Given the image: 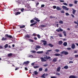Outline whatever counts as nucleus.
<instances>
[{
  "label": "nucleus",
  "instance_id": "f257e3e1",
  "mask_svg": "<svg viewBox=\"0 0 78 78\" xmlns=\"http://www.w3.org/2000/svg\"><path fill=\"white\" fill-rule=\"evenodd\" d=\"M5 37H7L9 39H12V36L11 35H9L8 34H6L5 35Z\"/></svg>",
  "mask_w": 78,
  "mask_h": 78
},
{
  "label": "nucleus",
  "instance_id": "f03ea898",
  "mask_svg": "<svg viewBox=\"0 0 78 78\" xmlns=\"http://www.w3.org/2000/svg\"><path fill=\"white\" fill-rule=\"evenodd\" d=\"M61 54H64L65 55H67L69 54V52L66 51H63L62 52H60Z\"/></svg>",
  "mask_w": 78,
  "mask_h": 78
},
{
  "label": "nucleus",
  "instance_id": "7ed1b4c3",
  "mask_svg": "<svg viewBox=\"0 0 78 78\" xmlns=\"http://www.w3.org/2000/svg\"><path fill=\"white\" fill-rule=\"evenodd\" d=\"M62 8H63V9H65L66 11H69V8H67V7L65 6H62Z\"/></svg>",
  "mask_w": 78,
  "mask_h": 78
},
{
  "label": "nucleus",
  "instance_id": "20e7f679",
  "mask_svg": "<svg viewBox=\"0 0 78 78\" xmlns=\"http://www.w3.org/2000/svg\"><path fill=\"white\" fill-rule=\"evenodd\" d=\"M59 29H57L56 30V31H57V32H59L60 31H63V30L61 29V28H59Z\"/></svg>",
  "mask_w": 78,
  "mask_h": 78
},
{
  "label": "nucleus",
  "instance_id": "39448f33",
  "mask_svg": "<svg viewBox=\"0 0 78 78\" xmlns=\"http://www.w3.org/2000/svg\"><path fill=\"white\" fill-rule=\"evenodd\" d=\"M29 63L30 62L29 61L24 62L23 63V65H24V64H25V65H28V64H29Z\"/></svg>",
  "mask_w": 78,
  "mask_h": 78
},
{
  "label": "nucleus",
  "instance_id": "423d86ee",
  "mask_svg": "<svg viewBox=\"0 0 78 78\" xmlns=\"http://www.w3.org/2000/svg\"><path fill=\"white\" fill-rule=\"evenodd\" d=\"M24 37L26 39H29L30 38V35H27L25 36Z\"/></svg>",
  "mask_w": 78,
  "mask_h": 78
},
{
  "label": "nucleus",
  "instance_id": "0eeeda50",
  "mask_svg": "<svg viewBox=\"0 0 78 78\" xmlns=\"http://www.w3.org/2000/svg\"><path fill=\"white\" fill-rule=\"evenodd\" d=\"M33 20H36L37 22H40V20H39L38 18H36V17H35L34 18H33Z\"/></svg>",
  "mask_w": 78,
  "mask_h": 78
},
{
  "label": "nucleus",
  "instance_id": "6e6552de",
  "mask_svg": "<svg viewBox=\"0 0 78 78\" xmlns=\"http://www.w3.org/2000/svg\"><path fill=\"white\" fill-rule=\"evenodd\" d=\"M37 48H41V46L39 45H36V48H35V49L36 50H38V49Z\"/></svg>",
  "mask_w": 78,
  "mask_h": 78
},
{
  "label": "nucleus",
  "instance_id": "1a4fd4ad",
  "mask_svg": "<svg viewBox=\"0 0 78 78\" xmlns=\"http://www.w3.org/2000/svg\"><path fill=\"white\" fill-rule=\"evenodd\" d=\"M77 78V77H76V76L72 75V76H70L69 77V78Z\"/></svg>",
  "mask_w": 78,
  "mask_h": 78
},
{
  "label": "nucleus",
  "instance_id": "9d476101",
  "mask_svg": "<svg viewBox=\"0 0 78 78\" xmlns=\"http://www.w3.org/2000/svg\"><path fill=\"white\" fill-rule=\"evenodd\" d=\"M52 62H55L57 61V58H54L52 60Z\"/></svg>",
  "mask_w": 78,
  "mask_h": 78
},
{
  "label": "nucleus",
  "instance_id": "9b49d317",
  "mask_svg": "<svg viewBox=\"0 0 78 78\" xmlns=\"http://www.w3.org/2000/svg\"><path fill=\"white\" fill-rule=\"evenodd\" d=\"M42 42H43V44L44 45H45L47 44V41L45 40H42Z\"/></svg>",
  "mask_w": 78,
  "mask_h": 78
},
{
  "label": "nucleus",
  "instance_id": "f8f14e48",
  "mask_svg": "<svg viewBox=\"0 0 78 78\" xmlns=\"http://www.w3.org/2000/svg\"><path fill=\"white\" fill-rule=\"evenodd\" d=\"M75 48V45L74 44H72L71 48L72 49H74Z\"/></svg>",
  "mask_w": 78,
  "mask_h": 78
},
{
  "label": "nucleus",
  "instance_id": "ddd939ff",
  "mask_svg": "<svg viewBox=\"0 0 78 78\" xmlns=\"http://www.w3.org/2000/svg\"><path fill=\"white\" fill-rule=\"evenodd\" d=\"M41 61L42 62H45V61H46V60L45 59H44V58H43V57H41Z\"/></svg>",
  "mask_w": 78,
  "mask_h": 78
},
{
  "label": "nucleus",
  "instance_id": "4468645a",
  "mask_svg": "<svg viewBox=\"0 0 78 78\" xmlns=\"http://www.w3.org/2000/svg\"><path fill=\"white\" fill-rule=\"evenodd\" d=\"M6 40H7V37H2V38L1 39L2 41H6Z\"/></svg>",
  "mask_w": 78,
  "mask_h": 78
},
{
  "label": "nucleus",
  "instance_id": "2eb2a0df",
  "mask_svg": "<svg viewBox=\"0 0 78 78\" xmlns=\"http://www.w3.org/2000/svg\"><path fill=\"white\" fill-rule=\"evenodd\" d=\"M37 53H38V54H42V53H44V52L43 51H37Z\"/></svg>",
  "mask_w": 78,
  "mask_h": 78
},
{
  "label": "nucleus",
  "instance_id": "dca6fc26",
  "mask_svg": "<svg viewBox=\"0 0 78 78\" xmlns=\"http://www.w3.org/2000/svg\"><path fill=\"white\" fill-rule=\"evenodd\" d=\"M72 10H73V14H75V12H76V10L74 9H72Z\"/></svg>",
  "mask_w": 78,
  "mask_h": 78
},
{
  "label": "nucleus",
  "instance_id": "f3484780",
  "mask_svg": "<svg viewBox=\"0 0 78 78\" xmlns=\"http://www.w3.org/2000/svg\"><path fill=\"white\" fill-rule=\"evenodd\" d=\"M56 9L57 11H59V10H61L62 9L61 8H60L59 6H57L56 8Z\"/></svg>",
  "mask_w": 78,
  "mask_h": 78
},
{
  "label": "nucleus",
  "instance_id": "a211bd4d",
  "mask_svg": "<svg viewBox=\"0 0 78 78\" xmlns=\"http://www.w3.org/2000/svg\"><path fill=\"white\" fill-rule=\"evenodd\" d=\"M20 13H21V12H17L15 14V16L20 14Z\"/></svg>",
  "mask_w": 78,
  "mask_h": 78
},
{
  "label": "nucleus",
  "instance_id": "6ab92c4d",
  "mask_svg": "<svg viewBox=\"0 0 78 78\" xmlns=\"http://www.w3.org/2000/svg\"><path fill=\"white\" fill-rule=\"evenodd\" d=\"M63 45L64 46L66 47V46H67V42H65L63 43Z\"/></svg>",
  "mask_w": 78,
  "mask_h": 78
},
{
  "label": "nucleus",
  "instance_id": "aec40b11",
  "mask_svg": "<svg viewBox=\"0 0 78 78\" xmlns=\"http://www.w3.org/2000/svg\"><path fill=\"white\" fill-rule=\"evenodd\" d=\"M58 45H61V44H62V41H59L58 43Z\"/></svg>",
  "mask_w": 78,
  "mask_h": 78
},
{
  "label": "nucleus",
  "instance_id": "412c9836",
  "mask_svg": "<svg viewBox=\"0 0 78 78\" xmlns=\"http://www.w3.org/2000/svg\"><path fill=\"white\" fill-rule=\"evenodd\" d=\"M8 44H6L4 45L5 48H8Z\"/></svg>",
  "mask_w": 78,
  "mask_h": 78
},
{
  "label": "nucleus",
  "instance_id": "4be33fe9",
  "mask_svg": "<svg viewBox=\"0 0 78 78\" xmlns=\"http://www.w3.org/2000/svg\"><path fill=\"white\" fill-rule=\"evenodd\" d=\"M60 69H61V67H58L57 69V72H59L60 71Z\"/></svg>",
  "mask_w": 78,
  "mask_h": 78
},
{
  "label": "nucleus",
  "instance_id": "5701e85b",
  "mask_svg": "<svg viewBox=\"0 0 78 78\" xmlns=\"http://www.w3.org/2000/svg\"><path fill=\"white\" fill-rule=\"evenodd\" d=\"M45 73H44L41 76V78H45Z\"/></svg>",
  "mask_w": 78,
  "mask_h": 78
},
{
  "label": "nucleus",
  "instance_id": "b1692460",
  "mask_svg": "<svg viewBox=\"0 0 78 78\" xmlns=\"http://www.w3.org/2000/svg\"><path fill=\"white\" fill-rule=\"evenodd\" d=\"M48 45L49 46H50V47H53V46H54L53 45H52V44H51V43H49L48 44Z\"/></svg>",
  "mask_w": 78,
  "mask_h": 78
},
{
  "label": "nucleus",
  "instance_id": "393cba45",
  "mask_svg": "<svg viewBox=\"0 0 78 78\" xmlns=\"http://www.w3.org/2000/svg\"><path fill=\"white\" fill-rule=\"evenodd\" d=\"M63 34H64V35L65 36H66V31H65L64 30L63 31Z\"/></svg>",
  "mask_w": 78,
  "mask_h": 78
},
{
  "label": "nucleus",
  "instance_id": "a878e982",
  "mask_svg": "<svg viewBox=\"0 0 78 78\" xmlns=\"http://www.w3.org/2000/svg\"><path fill=\"white\" fill-rule=\"evenodd\" d=\"M64 68L65 69H69V67L68 66H66L64 67Z\"/></svg>",
  "mask_w": 78,
  "mask_h": 78
},
{
  "label": "nucleus",
  "instance_id": "bb28decb",
  "mask_svg": "<svg viewBox=\"0 0 78 78\" xmlns=\"http://www.w3.org/2000/svg\"><path fill=\"white\" fill-rule=\"evenodd\" d=\"M34 75H36L38 74V72H37V71H36L34 72Z\"/></svg>",
  "mask_w": 78,
  "mask_h": 78
},
{
  "label": "nucleus",
  "instance_id": "cd10ccee",
  "mask_svg": "<svg viewBox=\"0 0 78 78\" xmlns=\"http://www.w3.org/2000/svg\"><path fill=\"white\" fill-rule=\"evenodd\" d=\"M12 54L10 53L9 54H8V56H12Z\"/></svg>",
  "mask_w": 78,
  "mask_h": 78
},
{
  "label": "nucleus",
  "instance_id": "c85d7f7f",
  "mask_svg": "<svg viewBox=\"0 0 78 78\" xmlns=\"http://www.w3.org/2000/svg\"><path fill=\"white\" fill-rule=\"evenodd\" d=\"M55 55L56 56H60V54H55Z\"/></svg>",
  "mask_w": 78,
  "mask_h": 78
},
{
  "label": "nucleus",
  "instance_id": "c756f323",
  "mask_svg": "<svg viewBox=\"0 0 78 78\" xmlns=\"http://www.w3.org/2000/svg\"><path fill=\"white\" fill-rule=\"evenodd\" d=\"M73 6V4H69V7H72V6Z\"/></svg>",
  "mask_w": 78,
  "mask_h": 78
},
{
  "label": "nucleus",
  "instance_id": "7c9ffc66",
  "mask_svg": "<svg viewBox=\"0 0 78 78\" xmlns=\"http://www.w3.org/2000/svg\"><path fill=\"white\" fill-rule=\"evenodd\" d=\"M39 66H34V69H37V68H39Z\"/></svg>",
  "mask_w": 78,
  "mask_h": 78
},
{
  "label": "nucleus",
  "instance_id": "2f4dec72",
  "mask_svg": "<svg viewBox=\"0 0 78 78\" xmlns=\"http://www.w3.org/2000/svg\"><path fill=\"white\" fill-rule=\"evenodd\" d=\"M25 25H23V26H21L20 27V28H25Z\"/></svg>",
  "mask_w": 78,
  "mask_h": 78
},
{
  "label": "nucleus",
  "instance_id": "473e14b6",
  "mask_svg": "<svg viewBox=\"0 0 78 78\" xmlns=\"http://www.w3.org/2000/svg\"><path fill=\"white\" fill-rule=\"evenodd\" d=\"M44 59H47V55H44Z\"/></svg>",
  "mask_w": 78,
  "mask_h": 78
},
{
  "label": "nucleus",
  "instance_id": "72a5a7b5",
  "mask_svg": "<svg viewBox=\"0 0 78 78\" xmlns=\"http://www.w3.org/2000/svg\"><path fill=\"white\" fill-rule=\"evenodd\" d=\"M37 37H38V39H40L41 38V36L39 34H37Z\"/></svg>",
  "mask_w": 78,
  "mask_h": 78
},
{
  "label": "nucleus",
  "instance_id": "f704fd0d",
  "mask_svg": "<svg viewBox=\"0 0 78 78\" xmlns=\"http://www.w3.org/2000/svg\"><path fill=\"white\" fill-rule=\"evenodd\" d=\"M63 4L64 5H65L66 6H67V5H68L67 4L66 2H63Z\"/></svg>",
  "mask_w": 78,
  "mask_h": 78
},
{
  "label": "nucleus",
  "instance_id": "c9c22d12",
  "mask_svg": "<svg viewBox=\"0 0 78 78\" xmlns=\"http://www.w3.org/2000/svg\"><path fill=\"white\" fill-rule=\"evenodd\" d=\"M39 4V2H37V3L36 4V6L37 7L38 5Z\"/></svg>",
  "mask_w": 78,
  "mask_h": 78
},
{
  "label": "nucleus",
  "instance_id": "e433bc0d",
  "mask_svg": "<svg viewBox=\"0 0 78 78\" xmlns=\"http://www.w3.org/2000/svg\"><path fill=\"white\" fill-rule=\"evenodd\" d=\"M39 70L40 72H41V71H42V68H40L39 69Z\"/></svg>",
  "mask_w": 78,
  "mask_h": 78
},
{
  "label": "nucleus",
  "instance_id": "4c0bfd02",
  "mask_svg": "<svg viewBox=\"0 0 78 78\" xmlns=\"http://www.w3.org/2000/svg\"><path fill=\"white\" fill-rule=\"evenodd\" d=\"M34 20H30L31 23H34Z\"/></svg>",
  "mask_w": 78,
  "mask_h": 78
},
{
  "label": "nucleus",
  "instance_id": "58836bf2",
  "mask_svg": "<svg viewBox=\"0 0 78 78\" xmlns=\"http://www.w3.org/2000/svg\"><path fill=\"white\" fill-rule=\"evenodd\" d=\"M29 41L30 42H34V41L33 40H31V39H29Z\"/></svg>",
  "mask_w": 78,
  "mask_h": 78
},
{
  "label": "nucleus",
  "instance_id": "ea45409f",
  "mask_svg": "<svg viewBox=\"0 0 78 78\" xmlns=\"http://www.w3.org/2000/svg\"><path fill=\"white\" fill-rule=\"evenodd\" d=\"M55 51H56V52H59V50L56 49L55 50Z\"/></svg>",
  "mask_w": 78,
  "mask_h": 78
},
{
  "label": "nucleus",
  "instance_id": "a19ab883",
  "mask_svg": "<svg viewBox=\"0 0 78 78\" xmlns=\"http://www.w3.org/2000/svg\"><path fill=\"white\" fill-rule=\"evenodd\" d=\"M58 36H59V37H62V35L61 34H58Z\"/></svg>",
  "mask_w": 78,
  "mask_h": 78
},
{
  "label": "nucleus",
  "instance_id": "79ce46f5",
  "mask_svg": "<svg viewBox=\"0 0 78 78\" xmlns=\"http://www.w3.org/2000/svg\"><path fill=\"white\" fill-rule=\"evenodd\" d=\"M59 23H63V21H60Z\"/></svg>",
  "mask_w": 78,
  "mask_h": 78
},
{
  "label": "nucleus",
  "instance_id": "37998d69",
  "mask_svg": "<svg viewBox=\"0 0 78 78\" xmlns=\"http://www.w3.org/2000/svg\"><path fill=\"white\" fill-rule=\"evenodd\" d=\"M65 14H66V15L67 16H69V14L68 13H65Z\"/></svg>",
  "mask_w": 78,
  "mask_h": 78
},
{
  "label": "nucleus",
  "instance_id": "c03bdc74",
  "mask_svg": "<svg viewBox=\"0 0 78 78\" xmlns=\"http://www.w3.org/2000/svg\"><path fill=\"white\" fill-rule=\"evenodd\" d=\"M33 36H36V34L34 33L32 35Z\"/></svg>",
  "mask_w": 78,
  "mask_h": 78
},
{
  "label": "nucleus",
  "instance_id": "a18cd8bd",
  "mask_svg": "<svg viewBox=\"0 0 78 78\" xmlns=\"http://www.w3.org/2000/svg\"><path fill=\"white\" fill-rule=\"evenodd\" d=\"M31 52L33 53H36V52L35 51L33 50L31 51Z\"/></svg>",
  "mask_w": 78,
  "mask_h": 78
},
{
  "label": "nucleus",
  "instance_id": "49530a36",
  "mask_svg": "<svg viewBox=\"0 0 78 78\" xmlns=\"http://www.w3.org/2000/svg\"><path fill=\"white\" fill-rule=\"evenodd\" d=\"M78 2V1L76 0L74 1V3L75 4H77V2Z\"/></svg>",
  "mask_w": 78,
  "mask_h": 78
},
{
  "label": "nucleus",
  "instance_id": "de8ad7c7",
  "mask_svg": "<svg viewBox=\"0 0 78 78\" xmlns=\"http://www.w3.org/2000/svg\"><path fill=\"white\" fill-rule=\"evenodd\" d=\"M40 26H41V27H45V26L44 25H41Z\"/></svg>",
  "mask_w": 78,
  "mask_h": 78
},
{
  "label": "nucleus",
  "instance_id": "09e8293b",
  "mask_svg": "<svg viewBox=\"0 0 78 78\" xmlns=\"http://www.w3.org/2000/svg\"><path fill=\"white\" fill-rule=\"evenodd\" d=\"M60 12L61 13H64L65 12L64 10H61Z\"/></svg>",
  "mask_w": 78,
  "mask_h": 78
},
{
  "label": "nucleus",
  "instance_id": "8fccbe9b",
  "mask_svg": "<svg viewBox=\"0 0 78 78\" xmlns=\"http://www.w3.org/2000/svg\"><path fill=\"white\" fill-rule=\"evenodd\" d=\"M48 66V64H46L45 65H43L44 67H47V66Z\"/></svg>",
  "mask_w": 78,
  "mask_h": 78
},
{
  "label": "nucleus",
  "instance_id": "3c124183",
  "mask_svg": "<svg viewBox=\"0 0 78 78\" xmlns=\"http://www.w3.org/2000/svg\"><path fill=\"white\" fill-rule=\"evenodd\" d=\"M53 7L54 9H56V6L55 5L53 6Z\"/></svg>",
  "mask_w": 78,
  "mask_h": 78
},
{
  "label": "nucleus",
  "instance_id": "603ef678",
  "mask_svg": "<svg viewBox=\"0 0 78 78\" xmlns=\"http://www.w3.org/2000/svg\"><path fill=\"white\" fill-rule=\"evenodd\" d=\"M51 58V57L50 56H48L47 57V59H50Z\"/></svg>",
  "mask_w": 78,
  "mask_h": 78
},
{
  "label": "nucleus",
  "instance_id": "864d4df0",
  "mask_svg": "<svg viewBox=\"0 0 78 78\" xmlns=\"http://www.w3.org/2000/svg\"><path fill=\"white\" fill-rule=\"evenodd\" d=\"M21 11L22 12H23V11H24V9L22 8L21 9Z\"/></svg>",
  "mask_w": 78,
  "mask_h": 78
},
{
  "label": "nucleus",
  "instance_id": "5fc2aeb1",
  "mask_svg": "<svg viewBox=\"0 0 78 78\" xmlns=\"http://www.w3.org/2000/svg\"><path fill=\"white\" fill-rule=\"evenodd\" d=\"M34 24V23H32L31 24H30V27H33V25H34V24Z\"/></svg>",
  "mask_w": 78,
  "mask_h": 78
},
{
  "label": "nucleus",
  "instance_id": "6e6d98bb",
  "mask_svg": "<svg viewBox=\"0 0 78 78\" xmlns=\"http://www.w3.org/2000/svg\"><path fill=\"white\" fill-rule=\"evenodd\" d=\"M44 6H45V5H41V8H43V7H44Z\"/></svg>",
  "mask_w": 78,
  "mask_h": 78
},
{
  "label": "nucleus",
  "instance_id": "4d7b16f0",
  "mask_svg": "<svg viewBox=\"0 0 78 78\" xmlns=\"http://www.w3.org/2000/svg\"><path fill=\"white\" fill-rule=\"evenodd\" d=\"M75 58H78V55H75Z\"/></svg>",
  "mask_w": 78,
  "mask_h": 78
},
{
  "label": "nucleus",
  "instance_id": "13d9d810",
  "mask_svg": "<svg viewBox=\"0 0 78 78\" xmlns=\"http://www.w3.org/2000/svg\"><path fill=\"white\" fill-rule=\"evenodd\" d=\"M51 78H57V77L56 76H51Z\"/></svg>",
  "mask_w": 78,
  "mask_h": 78
},
{
  "label": "nucleus",
  "instance_id": "bf43d9fd",
  "mask_svg": "<svg viewBox=\"0 0 78 78\" xmlns=\"http://www.w3.org/2000/svg\"><path fill=\"white\" fill-rule=\"evenodd\" d=\"M74 23H76V24H77V25L78 24V23L76 22V21H74Z\"/></svg>",
  "mask_w": 78,
  "mask_h": 78
},
{
  "label": "nucleus",
  "instance_id": "052dcab7",
  "mask_svg": "<svg viewBox=\"0 0 78 78\" xmlns=\"http://www.w3.org/2000/svg\"><path fill=\"white\" fill-rule=\"evenodd\" d=\"M56 75H58V76H60V73H56Z\"/></svg>",
  "mask_w": 78,
  "mask_h": 78
},
{
  "label": "nucleus",
  "instance_id": "680f3d73",
  "mask_svg": "<svg viewBox=\"0 0 78 78\" xmlns=\"http://www.w3.org/2000/svg\"><path fill=\"white\" fill-rule=\"evenodd\" d=\"M69 63L70 64V63H73V62L72 61H70L69 62Z\"/></svg>",
  "mask_w": 78,
  "mask_h": 78
},
{
  "label": "nucleus",
  "instance_id": "e2e57ef3",
  "mask_svg": "<svg viewBox=\"0 0 78 78\" xmlns=\"http://www.w3.org/2000/svg\"><path fill=\"white\" fill-rule=\"evenodd\" d=\"M29 57H31V58H32V57H33V56L32 55H30L29 56Z\"/></svg>",
  "mask_w": 78,
  "mask_h": 78
},
{
  "label": "nucleus",
  "instance_id": "0e129e2a",
  "mask_svg": "<svg viewBox=\"0 0 78 78\" xmlns=\"http://www.w3.org/2000/svg\"><path fill=\"white\" fill-rule=\"evenodd\" d=\"M74 53H77V51H74Z\"/></svg>",
  "mask_w": 78,
  "mask_h": 78
},
{
  "label": "nucleus",
  "instance_id": "69168bd1",
  "mask_svg": "<svg viewBox=\"0 0 78 78\" xmlns=\"http://www.w3.org/2000/svg\"><path fill=\"white\" fill-rule=\"evenodd\" d=\"M73 59V58H72V57L69 58L70 60H72V59Z\"/></svg>",
  "mask_w": 78,
  "mask_h": 78
},
{
  "label": "nucleus",
  "instance_id": "338daca9",
  "mask_svg": "<svg viewBox=\"0 0 78 78\" xmlns=\"http://www.w3.org/2000/svg\"><path fill=\"white\" fill-rule=\"evenodd\" d=\"M71 49V48H67V50H70Z\"/></svg>",
  "mask_w": 78,
  "mask_h": 78
},
{
  "label": "nucleus",
  "instance_id": "774afa93",
  "mask_svg": "<svg viewBox=\"0 0 78 78\" xmlns=\"http://www.w3.org/2000/svg\"><path fill=\"white\" fill-rule=\"evenodd\" d=\"M25 69L26 70H28V68L26 67H25Z\"/></svg>",
  "mask_w": 78,
  "mask_h": 78
}]
</instances>
